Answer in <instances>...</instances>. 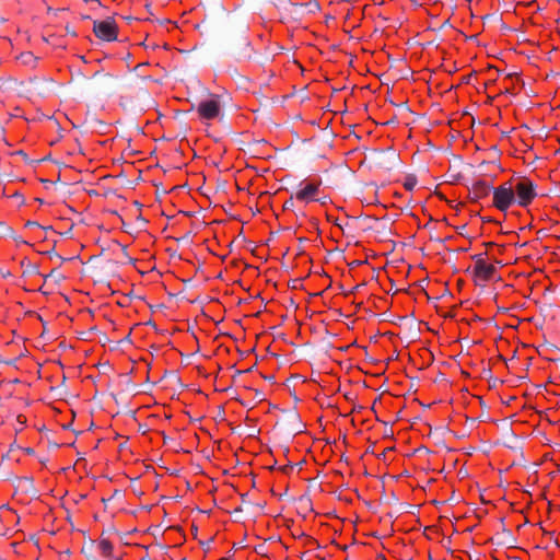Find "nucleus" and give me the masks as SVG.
<instances>
[{
	"instance_id": "6e6552de",
	"label": "nucleus",
	"mask_w": 560,
	"mask_h": 560,
	"mask_svg": "<svg viewBox=\"0 0 560 560\" xmlns=\"http://www.w3.org/2000/svg\"><path fill=\"white\" fill-rule=\"evenodd\" d=\"M292 7L295 9V11L299 9H306L307 13H315L320 9L319 3L314 0L306 3H293Z\"/></svg>"
},
{
	"instance_id": "393cba45",
	"label": "nucleus",
	"mask_w": 560,
	"mask_h": 560,
	"mask_svg": "<svg viewBox=\"0 0 560 560\" xmlns=\"http://www.w3.org/2000/svg\"><path fill=\"white\" fill-rule=\"evenodd\" d=\"M341 460H345L346 464H348V457L346 456V452H341Z\"/></svg>"
},
{
	"instance_id": "e433bc0d",
	"label": "nucleus",
	"mask_w": 560,
	"mask_h": 560,
	"mask_svg": "<svg viewBox=\"0 0 560 560\" xmlns=\"http://www.w3.org/2000/svg\"><path fill=\"white\" fill-rule=\"evenodd\" d=\"M119 494H120V491H119V490H116V491L114 492V497H118Z\"/></svg>"
},
{
	"instance_id": "4be33fe9",
	"label": "nucleus",
	"mask_w": 560,
	"mask_h": 560,
	"mask_svg": "<svg viewBox=\"0 0 560 560\" xmlns=\"http://www.w3.org/2000/svg\"><path fill=\"white\" fill-rule=\"evenodd\" d=\"M293 205H294V202H293V198H290V199H288V200L284 202L283 208H284V209H290V208H292V207H293Z\"/></svg>"
},
{
	"instance_id": "9d476101",
	"label": "nucleus",
	"mask_w": 560,
	"mask_h": 560,
	"mask_svg": "<svg viewBox=\"0 0 560 560\" xmlns=\"http://www.w3.org/2000/svg\"><path fill=\"white\" fill-rule=\"evenodd\" d=\"M98 547L103 551L105 556H110L113 551V545L112 542L106 538H101L98 542Z\"/></svg>"
},
{
	"instance_id": "58836bf2",
	"label": "nucleus",
	"mask_w": 560,
	"mask_h": 560,
	"mask_svg": "<svg viewBox=\"0 0 560 560\" xmlns=\"http://www.w3.org/2000/svg\"><path fill=\"white\" fill-rule=\"evenodd\" d=\"M36 201H37V203H40V205L44 202L43 199H40V198H36Z\"/></svg>"
},
{
	"instance_id": "5701e85b",
	"label": "nucleus",
	"mask_w": 560,
	"mask_h": 560,
	"mask_svg": "<svg viewBox=\"0 0 560 560\" xmlns=\"http://www.w3.org/2000/svg\"><path fill=\"white\" fill-rule=\"evenodd\" d=\"M12 197H14L15 199H19L21 205H23L25 202L23 195H21L19 192H14Z\"/></svg>"
},
{
	"instance_id": "0eeeda50",
	"label": "nucleus",
	"mask_w": 560,
	"mask_h": 560,
	"mask_svg": "<svg viewBox=\"0 0 560 560\" xmlns=\"http://www.w3.org/2000/svg\"><path fill=\"white\" fill-rule=\"evenodd\" d=\"M98 77L102 79L100 89L107 94H113L115 92V85L117 82V78H115L114 75H112L109 73H102L101 71H96L93 74V78H98Z\"/></svg>"
},
{
	"instance_id": "7c9ffc66",
	"label": "nucleus",
	"mask_w": 560,
	"mask_h": 560,
	"mask_svg": "<svg viewBox=\"0 0 560 560\" xmlns=\"http://www.w3.org/2000/svg\"><path fill=\"white\" fill-rule=\"evenodd\" d=\"M265 380H267L269 382H273L275 381V376L273 375L265 376Z\"/></svg>"
},
{
	"instance_id": "9b49d317",
	"label": "nucleus",
	"mask_w": 560,
	"mask_h": 560,
	"mask_svg": "<svg viewBox=\"0 0 560 560\" xmlns=\"http://www.w3.org/2000/svg\"><path fill=\"white\" fill-rule=\"evenodd\" d=\"M0 236L14 237V230L4 222H0Z\"/></svg>"
},
{
	"instance_id": "b1692460",
	"label": "nucleus",
	"mask_w": 560,
	"mask_h": 560,
	"mask_svg": "<svg viewBox=\"0 0 560 560\" xmlns=\"http://www.w3.org/2000/svg\"><path fill=\"white\" fill-rule=\"evenodd\" d=\"M18 244H27L24 240H22L20 236L14 234V237H12Z\"/></svg>"
},
{
	"instance_id": "5fc2aeb1",
	"label": "nucleus",
	"mask_w": 560,
	"mask_h": 560,
	"mask_svg": "<svg viewBox=\"0 0 560 560\" xmlns=\"http://www.w3.org/2000/svg\"><path fill=\"white\" fill-rule=\"evenodd\" d=\"M42 182L45 183V184L50 183L49 180H46V179H43Z\"/></svg>"
},
{
	"instance_id": "20e7f679",
	"label": "nucleus",
	"mask_w": 560,
	"mask_h": 560,
	"mask_svg": "<svg viewBox=\"0 0 560 560\" xmlns=\"http://www.w3.org/2000/svg\"><path fill=\"white\" fill-rule=\"evenodd\" d=\"M495 273L494 265L487 262L481 256H477L474 265V276L477 280L488 281Z\"/></svg>"
},
{
	"instance_id": "c756f323",
	"label": "nucleus",
	"mask_w": 560,
	"mask_h": 560,
	"mask_svg": "<svg viewBox=\"0 0 560 560\" xmlns=\"http://www.w3.org/2000/svg\"><path fill=\"white\" fill-rule=\"evenodd\" d=\"M335 475H336V476H340V477H342V476H343V472H342L340 469H336V470H335Z\"/></svg>"
},
{
	"instance_id": "39448f33",
	"label": "nucleus",
	"mask_w": 560,
	"mask_h": 560,
	"mask_svg": "<svg viewBox=\"0 0 560 560\" xmlns=\"http://www.w3.org/2000/svg\"><path fill=\"white\" fill-rule=\"evenodd\" d=\"M197 112L205 119H213L220 114V103L217 97L202 101L199 103Z\"/></svg>"
},
{
	"instance_id": "3c124183",
	"label": "nucleus",
	"mask_w": 560,
	"mask_h": 560,
	"mask_svg": "<svg viewBox=\"0 0 560 560\" xmlns=\"http://www.w3.org/2000/svg\"><path fill=\"white\" fill-rule=\"evenodd\" d=\"M260 510H264L265 504H259Z\"/></svg>"
},
{
	"instance_id": "79ce46f5",
	"label": "nucleus",
	"mask_w": 560,
	"mask_h": 560,
	"mask_svg": "<svg viewBox=\"0 0 560 560\" xmlns=\"http://www.w3.org/2000/svg\"><path fill=\"white\" fill-rule=\"evenodd\" d=\"M222 413H224V410L223 408H220V412H218V416H221Z\"/></svg>"
},
{
	"instance_id": "49530a36",
	"label": "nucleus",
	"mask_w": 560,
	"mask_h": 560,
	"mask_svg": "<svg viewBox=\"0 0 560 560\" xmlns=\"http://www.w3.org/2000/svg\"><path fill=\"white\" fill-rule=\"evenodd\" d=\"M82 19L83 20H88V19H90V16L89 15H83Z\"/></svg>"
},
{
	"instance_id": "72a5a7b5",
	"label": "nucleus",
	"mask_w": 560,
	"mask_h": 560,
	"mask_svg": "<svg viewBox=\"0 0 560 560\" xmlns=\"http://www.w3.org/2000/svg\"><path fill=\"white\" fill-rule=\"evenodd\" d=\"M246 497H247V494H246V493L241 495V499H242V502H243V503H246Z\"/></svg>"
},
{
	"instance_id": "aec40b11",
	"label": "nucleus",
	"mask_w": 560,
	"mask_h": 560,
	"mask_svg": "<svg viewBox=\"0 0 560 560\" xmlns=\"http://www.w3.org/2000/svg\"><path fill=\"white\" fill-rule=\"evenodd\" d=\"M301 285V279H294L291 281L290 287L292 289H298Z\"/></svg>"
},
{
	"instance_id": "37998d69",
	"label": "nucleus",
	"mask_w": 560,
	"mask_h": 560,
	"mask_svg": "<svg viewBox=\"0 0 560 560\" xmlns=\"http://www.w3.org/2000/svg\"><path fill=\"white\" fill-rule=\"evenodd\" d=\"M222 413H224V410L223 408H220V412H218V416H221Z\"/></svg>"
},
{
	"instance_id": "4c0bfd02",
	"label": "nucleus",
	"mask_w": 560,
	"mask_h": 560,
	"mask_svg": "<svg viewBox=\"0 0 560 560\" xmlns=\"http://www.w3.org/2000/svg\"><path fill=\"white\" fill-rule=\"evenodd\" d=\"M350 16V9L347 11L345 18L348 19Z\"/></svg>"
},
{
	"instance_id": "4468645a",
	"label": "nucleus",
	"mask_w": 560,
	"mask_h": 560,
	"mask_svg": "<svg viewBox=\"0 0 560 560\" xmlns=\"http://www.w3.org/2000/svg\"><path fill=\"white\" fill-rule=\"evenodd\" d=\"M47 278H54L57 282H60L65 279V277L57 271V269H52L47 276H45V279Z\"/></svg>"
},
{
	"instance_id": "f257e3e1",
	"label": "nucleus",
	"mask_w": 560,
	"mask_h": 560,
	"mask_svg": "<svg viewBox=\"0 0 560 560\" xmlns=\"http://www.w3.org/2000/svg\"><path fill=\"white\" fill-rule=\"evenodd\" d=\"M537 196V186L530 178L523 176L495 187L492 191V206L506 213L512 206L523 209L529 207Z\"/></svg>"
},
{
	"instance_id": "c03bdc74",
	"label": "nucleus",
	"mask_w": 560,
	"mask_h": 560,
	"mask_svg": "<svg viewBox=\"0 0 560 560\" xmlns=\"http://www.w3.org/2000/svg\"><path fill=\"white\" fill-rule=\"evenodd\" d=\"M19 154H21V156H26V154L23 151H20Z\"/></svg>"
},
{
	"instance_id": "f3484780",
	"label": "nucleus",
	"mask_w": 560,
	"mask_h": 560,
	"mask_svg": "<svg viewBox=\"0 0 560 560\" xmlns=\"http://www.w3.org/2000/svg\"><path fill=\"white\" fill-rule=\"evenodd\" d=\"M45 254H46V255H48L50 258L56 257V258L61 259L62 261L65 260V258L60 257V256L56 253V250H55L54 248H52V249H50V250H47Z\"/></svg>"
},
{
	"instance_id": "c9c22d12",
	"label": "nucleus",
	"mask_w": 560,
	"mask_h": 560,
	"mask_svg": "<svg viewBox=\"0 0 560 560\" xmlns=\"http://www.w3.org/2000/svg\"><path fill=\"white\" fill-rule=\"evenodd\" d=\"M10 276H11L10 271L3 273L4 278L10 277Z\"/></svg>"
},
{
	"instance_id": "c85d7f7f",
	"label": "nucleus",
	"mask_w": 560,
	"mask_h": 560,
	"mask_svg": "<svg viewBox=\"0 0 560 560\" xmlns=\"http://www.w3.org/2000/svg\"><path fill=\"white\" fill-rule=\"evenodd\" d=\"M24 481L26 485L33 486V479L32 478H24Z\"/></svg>"
},
{
	"instance_id": "f8f14e48",
	"label": "nucleus",
	"mask_w": 560,
	"mask_h": 560,
	"mask_svg": "<svg viewBox=\"0 0 560 560\" xmlns=\"http://www.w3.org/2000/svg\"><path fill=\"white\" fill-rule=\"evenodd\" d=\"M135 93L138 98H143V100L149 98V92L143 86H139V88L135 89Z\"/></svg>"
},
{
	"instance_id": "ddd939ff",
	"label": "nucleus",
	"mask_w": 560,
	"mask_h": 560,
	"mask_svg": "<svg viewBox=\"0 0 560 560\" xmlns=\"http://www.w3.org/2000/svg\"><path fill=\"white\" fill-rule=\"evenodd\" d=\"M416 185L417 180L415 177H407L404 182V187L409 191H411Z\"/></svg>"
},
{
	"instance_id": "603ef678",
	"label": "nucleus",
	"mask_w": 560,
	"mask_h": 560,
	"mask_svg": "<svg viewBox=\"0 0 560 560\" xmlns=\"http://www.w3.org/2000/svg\"><path fill=\"white\" fill-rule=\"evenodd\" d=\"M241 511H242V508L235 509V512H241Z\"/></svg>"
},
{
	"instance_id": "473e14b6",
	"label": "nucleus",
	"mask_w": 560,
	"mask_h": 560,
	"mask_svg": "<svg viewBox=\"0 0 560 560\" xmlns=\"http://www.w3.org/2000/svg\"><path fill=\"white\" fill-rule=\"evenodd\" d=\"M208 24H209V23H208V21H207V20H203L199 26L207 27V26H208Z\"/></svg>"
},
{
	"instance_id": "412c9836",
	"label": "nucleus",
	"mask_w": 560,
	"mask_h": 560,
	"mask_svg": "<svg viewBox=\"0 0 560 560\" xmlns=\"http://www.w3.org/2000/svg\"><path fill=\"white\" fill-rule=\"evenodd\" d=\"M22 57L24 59V62H31L34 60V56L31 52H27V54L23 55Z\"/></svg>"
},
{
	"instance_id": "6e6d98bb",
	"label": "nucleus",
	"mask_w": 560,
	"mask_h": 560,
	"mask_svg": "<svg viewBox=\"0 0 560 560\" xmlns=\"http://www.w3.org/2000/svg\"><path fill=\"white\" fill-rule=\"evenodd\" d=\"M354 346H355V341H352V343H351L352 349L354 348Z\"/></svg>"
},
{
	"instance_id": "2eb2a0df",
	"label": "nucleus",
	"mask_w": 560,
	"mask_h": 560,
	"mask_svg": "<svg viewBox=\"0 0 560 560\" xmlns=\"http://www.w3.org/2000/svg\"><path fill=\"white\" fill-rule=\"evenodd\" d=\"M348 117V109L347 106L340 110L335 113V119H340L341 122H345V118Z\"/></svg>"
},
{
	"instance_id": "09e8293b",
	"label": "nucleus",
	"mask_w": 560,
	"mask_h": 560,
	"mask_svg": "<svg viewBox=\"0 0 560 560\" xmlns=\"http://www.w3.org/2000/svg\"><path fill=\"white\" fill-rule=\"evenodd\" d=\"M213 541V538L211 537L209 540H208V546L210 545V542Z\"/></svg>"
},
{
	"instance_id": "864d4df0",
	"label": "nucleus",
	"mask_w": 560,
	"mask_h": 560,
	"mask_svg": "<svg viewBox=\"0 0 560 560\" xmlns=\"http://www.w3.org/2000/svg\"><path fill=\"white\" fill-rule=\"evenodd\" d=\"M354 421H355V419H354V417H352V420H351L352 425H354Z\"/></svg>"
},
{
	"instance_id": "ea45409f",
	"label": "nucleus",
	"mask_w": 560,
	"mask_h": 560,
	"mask_svg": "<svg viewBox=\"0 0 560 560\" xmlns=\"http://www.w3.org/2000/svg\"><path fill=\"white\" fill-rule=\"evenodd\" d=\"M255 432H256V431L253 429V432H249V433H248V436H254V435H255Z\"/></svg>"
},
{
	"instance_id": "4d7b16f0",
	"label": "nucleus",
	"mask_w": 560,
	"mask_h": 560,
	"mask_svg": "<svg viewBox=\"0 0 560 560\" xmlns=\"http://www.w3.org/2000/svg\"><path fill=\"white\" fill-rule=\"evenodd\" d=\"M355 410V407L352 405V409H351V412L353 413Z\"/></svg>"
},
{
	"instance_id": "f03ea898",
	"label": "nucleus",
	"mask_w": 560,
	"mask_h": 560,
	"mask_svg": "<svg viewBox=\"0 0 560 560\" xmlns=\"http://www.w3.org/2000/svg\"><path fill=\"white\" fill-rule=\"evenodd\" d=\"M246 31L247 25L242 24L238 34L236 36L229 37L226 44L229 54L238 62L250 60L253 57V48L246 36Z\"/></svg>"
},
{
	"instance_id": "1a4fd4ad",
	"label": "nucleus",
	"mask_w": 560,
	"mask_h": 560,
	"mask_svg": "<svg viewBox=\"0 0 560 560\" xmlns=\"http://www.w3.org/2000/svg\"><path fill=\"white\" fill-rule=\"evenodd\" d=\"M21 265L22 267H24V275H38L39 273V270H38V266L35 265V264H32L30 261H26V259H23L21 261Z\"/></svg>"
},
{
	"instance_id": "8fccbe9b",
	"label": "nucleus",
	"mask_w": 560,
	"mask_h": 560,
	"mask_svg": "<svg viewBox=\"0 0 560 560\" xmlns=\"http://www.w3.org/2000/svg\"><path fill=\"white\" fill-rule=\"evenodd\" d=\"M348 348H349V346H346V347L340 348V350H346Z\"/></svg>"
},
{
	"instance_id": "dca6fc26",
	"label": "nucleus",
	"mask_w": 560,
	"mask_h": 560,
	"mask_svg": "<svg viewBox=\"0 0 560 560\" xmlns=\"http://www.w3.org/2000/svg\"><path fill=\"white\" fill-rule=\"evenodd\" d=\"M255 551L260 555V556H266V546L264 544L261 545H258L256 548H255Z\"/></svg>"
},
{
	"instance_id": "7ed1b4c3",
	"label": "nucleus",
	"mask_w": 560,
	"mask_h": 560,
	"mask_svg": "<svg viewBox=\"0 0 560 560\" xmlns=\"http://www.w3.org/2000/svg\"><path fill=\"white\" fill-rule=\"evenodd\" d=\"M93 32L102 40L114 42L117 39V25L113 19L105 21H94Z\"/></svg>"
},
{
	"instance_id": "6ab92c4d",
	"label": "nucleus",
	"mask_w": 560,
	"mask_h": 560,
	"mask_svg": "<svg viewBox=\"0 0 560 560\" xmlns=\"http://www.w3.org/2000/svg\"><path fill=\"white\" fill-rule=\"evenodd\" d=\"M365 261H366V259H352V261H351L352 268L354 266H361V265L365 264Z\"/></svg>"
},
{
	"instance_id": "a211bd4d",
	"label": "nucleus",
	"mask_w": 560,
	"mask_h": 560,
	"mask_svg": "<svg viewBox=\"0 0 560 560\" xmlns=\"http://www.w3.org/2000/svg\"><path fill=\"white\" fill-rule=\"evenodd\" d=\"M25 226L26 228H42V225L38 222L31 221V220L25 223Z\"/></svg>"
},
{
	"instance_id": "a878e982",
	"label": "nucleus",
	"mask_w": 560,
	"mask_h": 560,
	"mask_svg": "<svg viewBox=\"0 0 560 560\" xmlns=\"http://www.w3.org/2000/svg\"><path fill=\"white\" fill-rule=\"evenodd\" d=\"M292 469H293V466H292V465H288V466H284V467L282 468V470H283L284 472H289V470H292Z\"/></svg>"
},
{
	"instance_id": "bb28decb",
	"label": "nucleus",
	"mask_w": 560,
	"mask_h": 560,
	"mask_svg": "<svg viewBox=\"0 0 560 560\" xmlns=\"http://www.w3.org/2000/svg\"><path fill=\"white\" fill-rule=\"evenodd\" d=\"M120 342H131L130 332Z\"/></svg>"
},
{
	"instance_id": "a19ab883",
	"label": "nucleus",
	"mask_w": 560,
	"mask_h": 560,
	"mask_svg": "<svg viewBox=\"0 0 560 560\" xmlns=\"http://www.w3.org/2000/svg\"><path fill=\"white\" fill-rule=\"evenodd\" d=\"M78 77L85 78L81 71L78 72Z\"/></svg>"
},
{
	"instance_id": "2f4dec72",
	"label": "nucleus",
	"mask_w": 560,
	"mask_h": 560,
	"mask_svg": "<svg viewBox=\"0 0 560 560\" xmlns=\"http://www.w3.org/2000/svg\"><path fill=\"white\" fill-rule=\"evenodd\" d=\"M342 441H343V444L347 443V433L346 432H342Z\"/></svg>"
},
{
	"instance_id": "de8ad7c7",
	"label": "nucleus",
	"mask_w": 560,
	"mask_h": 560,
	"mask_svg": "<svg viewBox=\"0 0 560 560\" xmlns=\"http://www.w3.org/2000/svg\"><path fill=\"white\" fill-rule=\"evenodd\" d=\"M94 545V541L93 540H90V548H92Z\"/></svg>"
},
{
	"instance_id": "423d86ee",
	"label": "nucleus",
	"mask_w": 560,
	"mask_h": 560,
	"mask_svg": "<svg viewBox=\"0 0 560 560\" xmlns=\"http://www.w3.org/2000/svg\"><path fill=\"white\" fill-rule=\"evenodd\" d=\"M318 189H319L318 184L308 183L295 192V197L298 200H301L304 202H311V201L316 200L315 196H316Z\"/></svg>"
},
{
	"instance_id": "cd10ccee",
	"label": "nucleus",
	"mask_w": 560,
	"mask_h": 560,
	"mask_svg": "<svg viewBox=\"0 0 560 560\" xmlns=\"http://www.w3.org/2000/svg\"><path fill=\"white\" fill-rule=\"evenodd\" d=\"M18 421H19V423L24 424L26 420L23 416H19Z\"/></svg>"
},
{
	"instance_id": "a18cd8bd",
	"label": "nucleus",
	"mask_w": 560,
	"mask_h": 560,
	"mask_svg": "<svg viewBox=\"0 0 560 560\" xmlns=\"http://www.w3.org/2000/svg\"><path fill=\"white\" fill-rule=\"evenodd\" d=\"M192 533H197V527L196 526H192Z\"/></svg>"
},
{
	"instance_id": "f704fd0d",
	"label": "nucleus",
	"mask_w": 560,
	"mask_h": 560,
	"mask_svg": "<svg viewBox=\"0 0 560 560\" xmlns=\"http://www.w3.org/2000/svg\"><path fill=\"white\" fill-rule=\"evenodd\" d=\"M127 88H128V90H130V92H132V90H133V85L132 84H128Z\"/></svg>"
}]
</instances>
